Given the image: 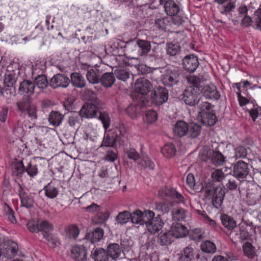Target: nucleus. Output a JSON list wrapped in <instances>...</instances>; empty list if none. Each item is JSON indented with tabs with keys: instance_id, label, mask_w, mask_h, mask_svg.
<instances>
[{
	"instance_id": "obj_8",
	"label": "nucleus",
	"mask_w": 261,
	"mask_h": 261,
	"mask_svg": "<svg viewBox=\"0 0 261 261\" xmlns=\"http://www.w3.org/2000/svg\"><path fill=\"white\" fill-rule=\"evenodd\" d=\"M200 89H193L187 87L184 91L182 99L187 105L194 106L198 103L200 100Z\"/></svg>"
},
{
	"instance_id": "obj_12",
	"label": "nucleus",
	"mask_w": 261,
	"mask_h": 261,
	"mask_svg": "<svg viewBox=\"0 0 261 261\" xmlns=\"http://www.w3.org/2000/svg\"><path fill=\"white\" fill-rule=\"evenodd\" d=\"M35 84L30 80H24L19 84L18 93L23 96L30 97L34 94Z\"/></svg>"
},
{
	"instance_id": "obj_37",
	"label": "nucleus",
	"mask_w": 261,
	"mask_h": 261,
	"mask_svg": "<svg viewBox=\"0 0 261 261\" xmlns=\"http://www.w3.org/2000/svg\"><path fill=\"white\" fill-rule=\"evenodd\" d=\"M110 214L109 212H101V210L97 213L92 218V222L95 224H101L106 222L109 217Z\"/></svg>"
},
{
	"instance_id": "obj_32",
	"label": "nucleus",
	"mask_w": 261,
	"mask_h": 261,
	"mask_svg": "<svg viewBox=\"0 0 261 261\" xmlns=\"http://www.w3.org/2000/svg\"><path fill=\"white\" fill-rule=\"evenodd\" d=\"M176 148L173 143L166 144L161 149L163 155L167 158L174 156L176 153Z\"/></svg>"
},
{
	"instance_id": "obj_40",
	"label": "nucleus",
	"mask_w": 261,
	"mask_h": 261,
	"mask_svg": "<svg viewBox=\"0 0 261 261\" xmlns=\"http://www.w3.org/2000/svg\"><path fill=\"white\" fill-rule=\"evenodd\" d=\"M131 213L128 211L120 212L116 218L118 224L123 225L126 224L130 220Z\"/></svg>"
},
{
	"instance_id": "obj_10",
	"label": "nucleus",
	"mask_w": 261,
	"mask_h": 261,
	"mask_svg": "<svg viewBox=\"0 0 261 261\" xmlns=\"http://www.w3.org/2000/svg\"><path fill=\"white\" fill-rule=\"evenodd\" d=\"M250 171V165L243 161L237 162L233 167V175L238 179L245 178Z\"/></svg>"
},
{
	"instance_id": "obj_24",
	"label": "nucleus",
	"mask_w": 261,
	"mask_h": 261,
	"mask_svg": "<svg viewBox=\"0 0 261 261\" xmlns=\"http://www.w3.org/2000/svg\"><path fill=\"white\" fill-rule=\"evenodd\" d=\"M138 55L140 56L146 55L151 49V44L149 41L138 39L136 44Z\"/></svg>"
},
{
	"instance_id": "obj_22",
	"label": "nucleus",
	"mask_w": 261,
	"mask_h": 261,
	"mask_svg": "<svg viewBox=\"0 0 261 261\" xmlns=\"http://www.w3.org/2000/svg\"><path fill=\"white\" fill-rule=\"evenodd\" d=\"M188 124L182 120H178L175 123L173 133L175 136L178 137H182L188 133Z\"/></svg>"
},
{
	"instance_id": "obj_46",
	"label": "nucleus",
	"mask_w": 261,
	"mask_h": 261,
	"mask_svg": "<svg viewBox=\"0 0 261 261\" xmlns=\"http://www.w3.org/2000/svg\"><path fill=\"white\" fill-rule=\"evenodd\" d=\"M252 27L256 30H259L261 31V9H258L254 13V16L252 18Z\"/></svg>"
},
{
	"instance_id": "obj_19",
	"label": "nucleus",
	"mask_w": 261,
	"mask_h": 261,
	"mask_svg": "<svg viewBox=\"0 0 261 261\" xmlns=\"http://www.w3.org/2000/svg\"><path fill=\"white\" fill-rule=\"evenodd\" d=\"M103 229L98 227L88 232L85 236V239L89 241L92 244H94L100 241L103 238Z\"/></svg>"
},
{
	"instance_id": "obj_60",
	"label": "nucleus",
	"mask_w": 261,
	"mask_h": 261,
	"mask_svg": "<svg viewBox=\"0 0 261 261\" xmlns=\"http://www.w3.org/2000/svg\"><path fill=\"white\" fill-rule=\"evenodd\" d=\"M25 171V167L22 161L17 162L13 169V172L17 176L20 175Z\"/></svg>"
},
{
	"instance_id": "obj_53",
	"label": "nucleus",
	"mask_w": 261,
	"mask_h": 261,
	"mask_svg": "<svg viewBox=\"0 0 261 261\" xmlns=\"http://www.w3.org/2000/svg\"><path fill=\"white\" fill-rule=\"evenodd\" d=\"M53 229V226L51 224L46 220L39 221V231H43L47 233Z\"/></svg>"
},
{
	"instance_id": "obj_4",
	"label": "nucleus",
	"mask_w": 261,
	"mask_h": 261,
	"mask_svg": "<svg viewBox=\"0 0 261 261\" xmlns=\"http://www.w3.org/2000/svg\"><path fill=\"white\" fill-rule=\"evenodd\" d=\"M182 71L178 67L169 66L163 75L162 82L164 85L172 86L176 84L180 80Z\"/></svg>"
},
{
	"instance_id": "obj_29",
	"label": "nucleus",
	"mask_w": 261,
	"mask_h": 261,
	"mask_svg": "<svg viewBox=\"0 0 261 261\" xmlns=\"http://www.w3.org/2000/svg\"><path fill=\"white\" fill-rule=\"evenodd\" d=\"M21 204L22 206L28 208L32 207L34 205V201L32 196L28 195L25 192L21 191L19 193Z\"/></svg>"
},
{
	"instance_id": "obj_54",
	"label": "nucleus",
	"mask_w": 261,
	"mask_h": 261,
	"mask_svg": "<svg viewBox=\"0 0 261 261\" xmlns=\"http://www.w3.org/2000/svg\"><path fill=\"white\" fill-rule=\"evenodd\" d=\"M157 113L153 110H148L146 111L145 120L148 123H152L158 119Z\"/></svg>"
},
{
	"instance_id": "obj_2",
	"label": "nucleus",
	"mask_w": 261,
	"mask_h": 261,
	"mask_svg": "<svg viewBox=\"0 0 261 261\" xmlns=\"http://www.w3.org/2000/svg\"><path fill=\"white\" fill-rule=\"evenodd\" d=\"M152 88V84L146 79L140 77L137 80L135 84V90L138 93L139 99L138 105L140 107H145L149 105L148 94Z\"/></svg>"
},
{
	"instance_id": "obj_17",
	"label": "nucleus",
	"mask_w": 261,
	"mask_h": 261,
	"mask_svg": "<svg viewBox=\"0 0 261 261\" xmlns=\"http://www.w3.org/2000/svg\"><path fill=\"white\" fill-rule=\"evenodd\" d=\"M199 258L198 254L191 246H188L181 251L180 261H194Z\"/></svg>"
},
{
	"instance_id": "obj_20",
	"label": "nucleus",
	"mask_w": 261,
	"mask_h": 261,
	"mask_svg": "<svg viewBox=\"0 0 261 261\" xmlns=\"http://www.w3.org/2000/svg\"><path fill=\"white\" fill-rule=\"evenodd\" d=\"M148 231L151 233H155L160 230L163 226V222L159 217L154 218L145 224Z\"/></svg>"
},
{
	"instance_id": "obj_23",
	"label": "nucleus",
	"mask_w": 261,
	"mask_h": 261,
	"mask_svg": "<svg viewBox=\"0 0 261 261\" xmlns=\"http://www.w3.org/2000/svg\"><path fill=\"white\" fill-rule=\"evenodd\" d=\"M107 252L110 257L113 259L121 258L120 257L122 249L117 243H110L107 246Z\"/></svg>"
},
{
	"instance_id": "obj_62",
	"label": "nucleus",
	"mask_w": 261,
	"mask_h": 261,
	"mask_svg": "<svg viewBox=\"0 0 261 261\" xmlns=\"http://www.w3.org/2000/svg\"><path fill=\"white\" fill-rule=\"evenodd\" d=\"M27 227L32 232H39V221L36 220H30L27 224Z\"/></svg>"
},
{
	"instance_id": "obj_13",
	"label": "nucleus",
	"mask_w": 261,
	"mask_h": 261,
	"mask_svg": "<svg viewBox=\"0 0 261 261\" xmlns=\"http://www.w3.org/2000/svg\"><path fill=\"white\" fill-rule=\"evenodd\" d=\"M151 98L152 101L156 105H162L168 100V91L165 87L159 86L154 90Z\"/></svg>"
},
{
	"instance_id": "obj_5",
	"label": "nucleus",
	"mask_w": 261,
	"mask_h": 261,
	"mask_svg": "<svg viewBox=\"0 0 261 261\" xmlns=\"http://www.w3.org/2000/svg\"><path fill=\"white\" fill-rule=\"evenodd\" d=\"M205 193L207 197L212 198L213 204L216 208H219L221 206L225 195L224 190L222 188L207 185Z\"/></svg>"
},
{
	"instance_id": "obj_25",
	"label": "nucleus",
	"mask_w": 261,
	"mask_h": 261,
	"mask_svg": "<svg viewBox=\"0 0 261 261\" xmlns=\"http://www.w3.org/2000/svg\"><path fill=\"white\" fill-rule=\"evenodd\" d=\"M64 116L58 111H51L48 115V121L53 126H59L62 122Z\"/></svg>"
},
{
	"instance_id": "obj_42",
	"label": "nucleus",
	"mask_w": 261,
	"mask_h": 261,
	"mask_svg": "<svg viewBox=\"0 0 261 261\" xmlns=\"http://www.w3.org/2000/svg\"><path fill=\"white\" fill-rule=\"evenodd\" d=\"M35 86L41 89H44L47 87L48 82L46 76L44 74L37 75L34 80Z\"/></svg>"
},
{
	"instance_id": "obj_15",
	"label": "nucleus",
	"mask_w": 261,
	"mask_h": 261,
	"mask_svg": "<svg viewBox=\"0 0 261 261\" xmlns=\"http://www.w3.org/2000/svg\"><path fill=\"white\" fill-rule=\"evenodd\" d=\"M70 80L65 74L58 73L50 80V85L54 89L58 87L66 88L69 84Z\"/></svg>"
},
{
	"instance_id": "obj_28",
	"label": "nucleus",
	"mask_w": 261,
	"mask_h": 261,
	"mask_svg": "<svg viewBox=\"0 0 261 261\" xmlns=\"http://www.w3.org/2000/svg\"><path fill=\"white\" fill-rule=\"evenodd\" d=\"M94 261H109V255L107 251L102 248L95 249L91 254Z\"/></svg>"
},
{
	"instance_id": "obj_16",
	"label": "nucleus",
	"mask_w": 261,
	"mask_h": 261,
	"mask_svg": "<svg viewBox=\"0 0 261 261\" xmlns=\"http://www.w3.org/2000/svg\"><path fill=\"white\" fill-rule=\"evenodd\" d=\"M182 64L184 69L189 72H194L198 67L199 63L198 58L193 55L185 57L182 60Z\"/></svg>"
},
{
	"instance_id": "obj_3",
	"label": "nucleus",
	"mask_w": 261,
	"mask_h": 261,
	"mask_svg": "<svg viewBox=\"0 0 261 261\" xmlns=\"http://www.w3.org/2000/svg\"><path fill=\"white\" fill-rule=\"evenodd\" d=\"M17 111L21 114H27L31 120H36L37 117L38 109L30 97L23 96L16 102Z\"/></svg>"
},
{
	"instance_id": "obj_61",
	"label": "nucleus",
	"mask_w": 261,
	"mask_h": 261,
	"mask_svg": "<svg viewBox=\"0 0 261 261\" xmlns=\"http://www.w3.org/2000/svg\"><path fill=\"white\" fill-rule=\"evenodd\" d=\"M247 155V149L242 146H239L237 147L235 150V156L236 159L240 158H245Z\"/></svg>"
},
{
	"instance_id": "obj_38",
	"label": "nucleus",
	"mask_w": 261,
	"mask_h": 261,
	"mask_svg": "<svg viewBox=\"0 0 261 261\" xmlns=\"http://www.w3.org/2000/svg\"><path fill=\"white\" fill-rule=\"evenodd\" d=\"M115 76L119 80L123 82L133 76L132 73L127 69L124 68H120L116 69L114 72Z\"/></svg>"
},
{
	"instance_id": "obj_56",
	"label": "nucleus",
	"mask_w": 261,
	"mask_h": 261,
	"mask_svg": "<svg viewBox=\"0 0 261 261\" xmlns=\"http://www.w3.org/2000/svg\"><path fill=\"white\" fill-rule=\"evenodd\" d=\"M81 250L80 246L79 245L73 246L71 250V257L75 261H82Z\"/></svg>"
},
{
	"instance_id": "obj_45",
	"label": "nucleus",
	"mask_w": 261,
	"mask_h": 261,
	"mask_svg": "<svg viewBox=\"0 0 261 261\" xmlns=\"http://www.w3.org/2000/svg\"><path fill=\"white\" fill-rule=\"evenodd\" d=\"M82 118V108L79 111V114L74 112L72 115L69 119V123L72 127H78V129L80 126V119Z\"/></svg>"
},
{
	"instance_id": "obj_18",
	"label": "nucleus",
	"mask_w": 261,
	"mask_h": 261,
	"mask_svg": "<svg viewBox=\"0 0 261 261\" xmlns=\"http://www.w3.org/2000/svg\"><path fill=\"white\" fill-rule=\"evenodd\" d=\"M169 231L172 234L173 238H183L188 234L187 228L179 223H173Z\"/></svg>"
},
{
	"instance_id": "obj_51",
	"label": "nucleus",
	"mask_w": 261,
	"mask_h": 261,
	"mask_svg": "<svg viewBox=\"0 0 261 261\" xmlns=\"http://www.w3.org/2000/svg\"><path fill=\"white\" fill-rule=\"evenodd\" d=\"M25 171L31 177H34L38 173V169L36 164H33L31 162H29L25 167Z\"/></svg>"
},
{
	"instance_id": "obj_6",
	"label": "nucleus",
	"mask_w": 261,
	"mask_h": 261,
	"mask_svg": "<svg viewBox=\"0 0 261 261\" xmlns=\"http://www.w3.org/2000/svg\"><path fill=\"white\" fill-rule=\"evenodd\" d=\"M211 104L207 102H204L200 107V112L198 116L201 117L202 123L208 126L214 125L217 121L216 115L211 111Z\"/></svg>"
},
{
	"instance_id": "obj_31",
	"label": "nucleus",
	"mask_w": 261,
	"mask_h": 261,
	"mask_svg": "<svg viewBox=\"0 0 261 261\" xmlns=\"http://www.w3.org/2000/svg\"><path fill=\"white\" fill-rule=\"evenodd\" d=\"M100 71L97 68L90 69L86 74V77L89 83L92 84H97L99 83L100 77Z\"/></svg>"
},
{
	"instance_id": "obj_52",
	"label": "nucleus",
	"mask_w": 261,
	"mask_h": 261,
	"mask_svg": "<svg viewBox=\"0 0 261 261\" xmlns=\"http://www.w3.org/2000/svg\"><path fill=\"white\" fill-rule=\"evenodd\" d=\"M175 192L176 190L173 188H168L160 190L159 195L160 197L172 200Z\"/></svg>"
},
{
	"instance_id": "obj_41",
	"label": "nucleus",
	"mask_w": 261,
	"mask_h": 261,
	"mask_svg": "<svg viewBox=\"0 0 261 261\" xmlns=\"http://www.w3.org/2000/svg\"><path fill=\"white\" fill-rule=\"evenodd\" d=\"M259 195L255 192L249 190L246 195L245 201L248 205H254L259 200Z\"/></svg>"
},
{
	"instance_id": "obj_11",
	"label": "nucleus",
	"mask_w": 261,
	"mask_h": 261,
	"mask_svg": "<svg viewBox=\"0 0 261 261\" xmlns=\"http://www.w3.org/2000/svg\"><path fill=\"white\" fill-rule=\"evenodd\" d=\"M122 143V138L118 134H115L111 130L105 135L101 145L106 147H116L117 145H121Z\"/></svg>"
},
{
	"instance_id": "obj_63",
	"label": "nucleus",
	"mask_w": 261,
	"mask_h": 261,
	"mask_svg": "<svg viewBox=\"0 0 261 261\" xmlns=\"http://www.w3.org/2000/svg\"><path fill=\"white\" fill-rule=\"evenodd\" d=\"M224 177V173L220 169H217L212 173V178L215 181L220 182L223 180Z\"/></svg>"
},
{
	"instance_id": "obj_7",
	"label": "nucleus",
	"mask_w": 261,
	"mask_h": 261,
	"mask_svg": "<svg viewBox=\"0 0 261 261\" xmlns=\"http://www.w3.org/2000/svg\"><path fill=\"white\" fill-rule=\"evenodd\" d=\"M154 216V213L151 211L142 212L137 210L131 213L130 221L135 225H143Z\"/></svg>"
},
{
	"instance_id": "obj_64",
	"label": "nucleus",
	"mask_w": 261,
	"mask_h": 261,
	"mask_svg": "<svg viewBox=\"0 0 261 261\" xmlns=\"http://www.w3.org/2000/svg\"><path fill=\"white\" fill-rule=\"evenodd\" d=\"M112 131L115 134H118V133H119L118 135L121 137L126 133V129L124 124L119 122L116 124L115 130Z\"/></svg>"
},
{
	"instance_id": "obj_21",
	"label": "nucleus",
	"mask_w": 261,
	"mask_h": 261,
	"mask_svg": "<svg viewBox=\"0 0 261 261\" xmlns=\"http://www.w3.org/2000/svg\"><path fill=\"white\" fill-rule=\"evenodd\" d=\"M164 5L165 11L169 16H175L179 12V7L173 0H165L160 2Z\"/></svg>"
},
{
	"instance_id": "obj_30",
	"label": "nucleus",
	"mask_w": 261,
	"mask_h": 261,
	"mask_svg": "<svg viewBox=\"0 0 261 261\" xmlns=\"http://www.w3.org/2000/svg\"><path fill=\"white\" fill-rule=\"evenodd\" d=\"M45 195L50 199L56 198L59 194V191L55 186V184L50 182L47 185L44 187Z\"/></svg>"
},
{
	"instance_id": "obj_44",
	"label": "nucleus",
	"mask_w": 261,
	"mask_h": 261,
	"mask_svg": "<svg viewBox=\"0 0 261 261\" xmlns=\"http://www.w3.org/2000/svg\"><path fill=\"white\" fill-rule=\"evenodd\" d=\"M201 250L207 253H214L216 251V246L214 243L210 241H206L201 244Z\"/></svg>"
},
{
	"instance_id": "obj_59",
	"label": "nucleus",
	"mask_w": 261,
	"mask_h": 261,
	"mask_svg": "<svg viewBox=\"0 0 261 261\" xmlns=\"http://www.w3.org/2000/svg\"><path fill=\"white\" fill-rule=\"evenodd\" d=\"M71 82L72 84L75 87L82 88L81 75L77 72L72 73L71 75Z\"/></svg>"
},
{
	"instance_id": "obj_57",
	"label": "nucleus",
	"mask_w": 261,
	"mask_h": 261,
	"mask_svg": "<svg viewBox=\"0 0 261 261\" xmlns=\"http://www.w3.org/2000/svg\"><path fill=\"white\" fill-rule=\"evenodd\" d=\"M236 8V4L233 2H230L226 5L222 6L220 10V13L223 15H227L230 13Z\"/></svg>"
},
{
	"instance_id": "obj_47",
	"label": "nucleus",
	"mask_w": 261,
	"mask_h": 261,
	"mask_svg": "<svg viewBox=\"0 0 261 261\" xmlns=\"http://www.w3.org/2000/svg\"><path fill=\"white\" fill-rule=\"evenodd\" d=\"M99 119L101 121L105 131L107 130L110 126L111 119L108 113L99 112L98 115Z\"/></svg>"
},
{
	"instance_id": "obj_50",
	"label": "nucleus",
	"mask_w": 261,
	"mask_h": 261,
	"mask_svg": "<svg viewBox=\"0 0 261 261\" xmlns=\"http://www.w3.org/2000/svg\"><path fill=\"white\" fill-rule=\"evenodd\" d=\"M243 249L245 255L249 258H253L255 255L254 248L250 243H245L243 246Z\"/></svg>"
},
{
	"instance_id": "obj_58",
	"label": "nucleus",
	"mask_w": 261,
	"mask_h": 261,
	"mask_svg": "<svg viewBox=\"0 0 261 261\" xmlns=\"http://www.w3.org/2000/svg\"><path fill=\"white\" fill-rule=\"evenodd\" d=\"M172 206L171 204L167 203L160 202L156 203V209L161 211L163 214L168 213Z\"/></svg>"
},
{
	"instance_id": "obj_34",
	"label": "nucleus",
	"mask_w": 261,
	"mask_h": 261,
	"mask_svg": "<svg viewBox=\"0 0 261 261\" xmlns=\"http://www.w3.org/2000/svg\"><path fill=\"white\" fill-rule=\"evenodd\" d=\"M221 220L222 225L228 230H232L236 226V221L227 215H222Z\"/></svg>"
},
{
	"instance_id": "obj_43",
	"label": "nucleus",
	"mask_w": 261,
	"mask_h": 261,
	"mask_svg": "<svg viewBox=\"0 0 261 261\" xmlns=\"http://www.w3.org/2000/svg\"><path fill=\"white\" fill-rule=\"evenodd\" d=\"M66 235L69 239H76L80 234V230L75 225H70L65 228Z\"/></svg>"
},
{
	"instance_id": "obj_26",
	"label": "nucleus",
	"mask_w": 261,
	"mask_h": 261,
	"mask_svg": "<svg viewBox=\"0 0 261 261\" xmlns=\"http://www.w3.org/2000/svg\"><path fill=\"white\" fill-rule=\"evenodd\" d=\"M173 241V236L169 231H162L158 237V243L161 246L168 245Z\"/></svg>"
},
{
	"instance_id": "obj_35",
	"label": "nucleus",
	"mask_w": 261,
	"mask_h": 261,
	"mask_svg": "<svg viewBox=\"0 0 261 261\" xmlns=\"http://www.w3.org/2000/svg\"><path fill=\"white\" fill-rule=\"evenodd\" d=\"M188 214V211L181 208L177 207L172 211V218L174 220L183 221L185 219Z\"/></svg>"
},
{
	"instance_id": "obj_36",
	"label": "nucleus",
	"mask_w": 261,
	"mask_h": 261,
	"mask_svg": "<svg viewBox=\"0 0 261 261\" xmlns=\"http://www.w3.org/2000/svg\"><path fill=\"white\" fill-rule=\"evenodd\" d=\"M212 163L216 166H222L225 161V158L222 153L218 150L213 151L211 155Z\"/></svg>"
},
{
	"instance_id": "obj_39",
	"label": "nucleus",
	"mask_w": 261,
	"mask_h": 261,
	"mask_svg": "<svg viewBox=\"0 0 261 261\" xmlns=\"http://www.w3.org/2000/svg\"><path fill=\"white\" fill-rule=\"evenodd\" d=\"M188 133L187 135L191 138H195L200 133L201 127L196 123H191L188 124Z\"/></svg>"
},
{
	"instance_id": "obj_48",
	"label": "nucleus",
	"mask_w": 261,
	"mask_h": 261,
	"mask_svg": "<svg viewBox=\"0 0 261 261\" xmlns=\"http://www.w3.org/2000/svg\"><path fill=\"white\" fill-rule=\"evenodd\" d=\"M16 76L15 73L8 71L5 74L4 84L8 87H13L16 82Z\"/></svg>"
},
{
	"instance_id": "obj_55",
	"label": "nucleus",
	"mask_w": 261,
	"mask_h": 261,
	"mask_svg": "<svg viewBox=\"0 0 261 261\" xmlns=\"http://www.w3.org/2000/svg\"><path fill=\"white\" fill-rule=\"evenodd\" d=\"M187 81L190 84L188 87L193 89H200L201 80L196 76H190L187 77Z\"/></svg>"
},
{
	"instance_id": "obj_33",
	"label": "nucleus",
	"mask_w": 261,
	"mask_h": 261,
	"mask_svg": "<svg viewBox=\"0 0 261 261\" xmlns=\"http://www.w3.org/2000/svg\"><path fill=\"white\" fill-rule=\"evenodd\" d=\"M18 245L13 242H8V245L5 248V254L8 258H12L15 256L18 251Z\"/></svg>"
},
{
	"instance_id": "obj_1",
	"label": "nucleus",
	"mask_w": 261,
	"mask_h": 261,
	"mask_svg": "<svg viewBox=\"0 0 261 261\" xmlns=\"http://www.w3.org/2000/svg\"><path fill=\"white\" fill-rule=\"evenodd\" d=\"M87 102L83 105V117H97L99 110L102 109L103 103L97 98L96 93L90 89L85 90L83 93V100Z\"/></svg>"
},
{
	"instance_id": "obj_9",
	"label": "nucleus",
	"mask_w": 261,
	"mask_h": 261,
	"mask_svg": "<svg viewBox=\"0 0 261 261\" xmlns=\"http://www.w3.org/2000/svg\"><path fill=\"white\" fill-rule=\"evenodd\" d=\"M154 24L159 30L166 32L173 31V21L172 18L168 16H157L154 20Z\"/></svg>"
},
{
	"instance_id": "obj_27",
	"label": "nucleus",
	"mask_w": 261,
	"mask_h": 261,
	"mask_svg": "<svg viewBox=\"0 0 261 261\" xmlns=\"http://www.w3.org/2000/svg\"><path fill=\"white\" fill-rule=\"evenodd\" d=\"M115 82V75L112 72H106L100 75L99 82L105 88L111 87Z\"/></svg>"
},
{
	"instance_id": "obj_14",
	"label": "nucleus",
	"mask_w": 261,
	"mask_h": 261,
	"mask_svg": "<svg viewBox=\"0 0 261 261\" xmlns=\"http://www.w3.org/2000/svg\"><path fill=\"white\" fill-rule=\"evenodd\" d=\"M203 96L206 99L217 100L220 98V93L214 84H209L204 86L201 89Z\"/></svg>"
},
{
	"instance_id": "obj_49",
	"label": "nucleus",
	"mask_w": 261,
	"mask_h": 261,
	"mask_svg": "<svg viewBox=\"0 0 261 261\" xmlns=\"http://www.w3.org/2000/svg\"><path fill=\"white\" fill-rule=\"evenodd\" d=\"M189 236L191 240L199 241L203 237V231L201 228H194L189 232Z\"/></svg>"
}]
</instances>
